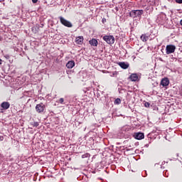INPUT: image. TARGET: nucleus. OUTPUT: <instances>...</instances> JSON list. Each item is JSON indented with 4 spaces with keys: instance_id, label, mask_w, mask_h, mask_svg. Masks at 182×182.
Listing matches in <instances>:
<instances>
[{
    "instance_id": "f257e3e1",
    "label": "nucleus",
    "mask_w": 182,
    "mask_h": 182,
    "mask_svg": "<svg viewBox=\"0 0 182 182\" xmlns=\"http://www.w3.org/2000/svg\"><path fill=\"white\" fill-rule=\"evenodd\" d=\"M45 110H46V105H45L43 102L36 105V112H37L39 114H43V113H45Z\"/></svg>"
},
{
    "instance_id": "f03ea898",
    "label": "nucleus",
    "mask_w": 182,
    "mask_h": 182,
    "mask_svg": "<svg viewBox=\"0 0 182 182\" xmlns=\"http://www.w3.org/2000/svg\"><path fill=\"white\" fill-rule=\"evenodd\" d=\"M143 14V10H132L129 13V16L131 18H141Z\"/></svg>"
},
{
    "instance_id": "7ed1b4c3",
    "label": "nucleus",
    "mask_w": 182,
    "mask_h": 182,
    "mask_svg": "<svg viewBox=\"0 0 182 182\" xmlns=\"http://www.w3.org/2000/svg\"><path fill=\"white\" fill-rule=\"evenodd\" d=\"M59 19H60V23L64 26H66V28H72V26H73V25L71 23L70 21L66 20L63 16H60Z\"/></svg>"
},
{
    "instance_id": "20e7f679",
    "label": "nucleus",
    "mask_w": 182,
    "mask_h": 182,
    "mask_svg": "<svg viewBox=\"0 0 182 182\" xmlns=\"http://www.w3.org/2000/svg\"><path fill=\"white\" fill-rule=\"evenodd\" d=\"M102 39L107 42L108 45H113V43H114V36H104Z\"/></svg>"
},
{
    "instance_id": "39448f33",
    "label": "nucleus",
    "mask_w": 182,
    "mask_h": 182,
    "mask_svg": "<svg viewBox=\"0 0 182 182\" xmlns=\"http://www.w3.org/2000/svg\"><path fill=\"white\" fill-rule=\"evenodd\" d=\"M166 55H171V53H174L176 52V46L168 45L166 47Z\"/></svg>"
},
{
    "instance_id": "423d86ee",
    "label": "nucleus",
    "mask_w": 182,
    "mask_h": 182,
    "mask_svg": "<svg viewBox=\"0 0 182 182\" xmlns=\"http://www.w3.org/2000/svg\"><path fill=\"white\" fill-rule=\"evenodd\" d=\"M0 113H4V110H8L11 107V104L8 102H3L1 104Z\"/></svg>"
},
{
    "instance_id": "0eeeda50",
    "label": "nucleus",
    "mask_w": 182,
    "mask_h": 182,
    "mask_svg": "<svg viewBox=\"0 0 182 182\" xmlns=\"http://www.w3.org/2000/svg\"><path fill=\"white\" fill-rule=\"evenodd\" d=\"M161 85L164 87H166V86H168L170 85V80L167 77H164L161 81Z\"/></svg>"
},
{
    "instance_id": "6e6552de",
    "label": "nucleus",
    "mask_w": 182,
    "mask_h": 182,
    "mask_svg": "<svg viewBox=\"0 0 182 182\" xmlns=\"http://www.w3.org/2000/svg\"><path fill=\"white\" fill-rule=\"evenodd\" d=\"M84 40L85 38H83V36H78L75 38V43H77V45H83Z\"/></svg>"
},
{
    "instance_id": "1a4fd4ad",
    "label": "nucleus",
    "mask_w": 182,
    "mask_h": 182,
    "mask_svg": "<svg viewBox=\"0 0 182 182\" xmlns=\"http://www.w3.org/2000/svg\"><path fill=\"white\" fill-rule=\"evenodd\" d=\"M134 137L136 140H143V139H144V134L141 132H138L135 134Z\"/></svg>"
},
{
    "instance_id": "9d476101",
    "label": "nucleus",
    "mask_w": 182,
    "mask_h": 182,
    "mask_svg": "<svg viewBox=\"0 0 182 182\" xmlns=\"http://www.w3.org/2000/svg\"><path fill=\"white\" fill-rule=\"evenodd\" d=\"M129 79L132 82H137L139 76L136 73H133L129 76Z\"/></svg>"
},
{
    "instance_id": "9b49d317",
    "label": "nucleus",
    "mask_w": 182,
    "mask_h": 182,
    "mask_svg": "<svg viewBox=\"0 0 182 182\" xmlns=\"http://www.w3.org/2000/svg\"><path fill=\"white\" fill-rule=\"evenodd\" d=\"M149 38H150V36L147 33L142 34L140 37L141 41H142V42H147V41H149Z\"/></svg>"
},
{
    "instance_id": "f8f14e48",
    "label": "nucleus",
    "mask_w": 182,
    "mask_h": 182,
    "mask_svg": "<svg viewBox=\"0 0 182 182\" xmlns=\"http://www.w3.org/2000/svg\"><path fill=\"white\" fill-rule=\"evenodd\" d=\"M66 68L68 69H73L75 68V61L74 60H70L66 64Z\"/></svg>"
},
{
    "instance_id": "ddd939ff",
    "label": "nucleus",
    "mask_w": 182,
    "mask_h": 182,
    "mask_svg": "<svg viewBox=\"0 0 182 182\" xmlns=\"http://www.w3.org/2000/svg\"><path fill=\"white\" fill-rule=\"evenodd\" d=\"M89 43L90 45H91V46H97V45H99V42L97 41V40H96V38H92V40L89 41Z\"/></svg>"
},
{
    "instance_id": "4468645a",
    "label": "nucleus",
    "mask_w": 182,
    "mask_h": 182,
    "mask_svg": "<svg viewBox=\"0 0 182 182\" xmlns=\"http://www.w3.org/2000/svg\"><path fill=\"white\" fill-rule=\"evenodd\" d=\"M119 66L122 68V69H127L129 68V64L124 63V62H120L118 63Z\"/></svg>"
},
{
    "instance_id": "2eb2a0df",
    "label": "nucleus",
    "mask_w": 182,
    "mask_h": 182,
    "mask_svg": "<svg viewBox=\"0 0 182 182\" xmlns=\"http://www.w3.org/2000/svg\"><path fill=\"white\" fill-rule=\"evenodd\" d=\"M132 127H130V125H124V127H122L121 128V131L122 132H129V130H131Z\"/></svg>"
},
{
    "instance_id": "dca6fc26",
    "label": "nucleus",
    "mask_w": 182,
    "mask_h": 182,
    "mask_svg": "<svg viewBox=\"0 0 182 182\" xmlns=\"http://www.w3.org/2000/svg\"><path fill=\"white\" fill-rule=\"evenodd\" d=\"M122 103V100L119 99V98H117L115 100H114V104L115 105H120Z\"/></svg>"
},
{
    "instance_id": "f3484780",
    "label": "nucleus",
    "mask_w": 182,
    "mask_h": 182,
    "mask_svg": "<svg viewBox=\"0 0 182 182\" xmlns=\"http://www.w3.org/2000/svg\"><path fill=\"white\" fill-rule=\"evenodd\" d=\"M32 126H33V127H38V126H39V123H38V122H33V123L32 124Z\"/></svg>"
},
{
    "instance_id": "a211bd4d",
    "label": "nucleus",
    "mask_w": 182,
    "mask_h": 182,
    "mask_svg": "<svg viewBox=\"0 0 182 182\" xmlns=\"http://www.w3.org/2000/svg\"><path fill=\"white\" fill-rule=\"evenodd\" d=\"M89 156H90V154L87 153L85 154L82 155V159H85V157H89Z\"/></svg>"
},
{
    "instance_id": "6ab92c4d",
    "label": "nucleus",
    "mask_w": 182,
    "mask_h": 182,
    "mask_svg": "<svg viewBox=\"0 0 182 182\" xmlns=\"http://www.w3.org/2000/svg\"><path fill=\"white\" fill-rule=\"evenodd\" d=\"M63 102H65V100L63 98H60L59 100V103H60L61 105L63 104Z\"/></svg>"
},
{
    "instance_id": "aec40b11",
    "label": "nucleus",
    "mask_w": 182,
    "mask_h": 182,
    "mask_svg": "<svg viewBox=\"0 0 182 182\" xmlns=\"http://www.w3.org/2000/svg\"><path fill=\"white\" fill-rule=\"evenodd\" d=\"M144 106H145V107H150V103L145 102Z\"/></svg>"
},
{
    "instance_id": "412c9836",
    "label": "nucleus",
    "mask_w": 182,
    "mask_h": 182,
    "mask_svg": "<svg viewBox=\"0 0 182 182\" xmlns=\"http://www.w3.org/2000/svg\"><path fill=\"white\" fill-rule=\"evenodd\" d=\"M118 73L117 71H114V73H112V75L111 76H116L117 75Z\"/></svg>"
},
{
    "instance_id": "4be33fe9",
    "label": "nucleus",
    "mask_w": 182,
    "mask_h": 182,
    "mask_svg": "<svg viewBox=\"0 0 182 182\" xmlns=\"http://www.w3.org/2000/svg\"><path fill=\"white\" fill-rule=\"evenodd\" d=\"M176 4H182V0H176Z\"/></svg>"
},
{
    "instance_id": "5701e85b",
    "label": "nucleus",
    "mask_w": 182,
    "mask_h": 182,
    "mask_svg": "<svg viewBox=\"0 0 182 182\" xmlns=\"http://www.w3.org/2000/svg\"><path fill=\"white\" fill-rule=\"evenodd\" d=\"M106 18H103L102 19V23H106Z\"/></svg>"
},
{
    "instance_id": "b1692460",
    "label": "nucleus",
    "mask_w": 182,
    "mask_h": 182,
    "mask_svg": "<svg viewBox=\"0 0 182 182\" xmlns=\"http://www.w3.org/2000/svg\"><path fill=\"white\" fill-rule=\"evenodd\" d=\"M0 141H4V137L2 136H0Z\"/></svg>"
},
{
    "instance_id": "393cba45",
    "label": "nucleus",
    "mask_w": 182,
    "mask_h": 182,
    "mask_svg": "<svg viewBox=\"0 0 182 182\" xmlns=\"http://www.w3.org/2000/svg\"><path fill=\"white\" fill-rule=\"evenodd\" d=\"M33 4H36L38 2V0H32Z\"/></svg>"
},
{
    "instance_id": "a878e982",
    "label": "nucleus",
    "mask_w": 182,
    "mask_h": 182,
    "mask_svg": "<svg viewBox=\"0 0 182 182\" xmlns=\"http://www.w3.org/2000/svg\"><path fill=\"white\" fill-rule=\"evenodd\" d=\"M2 64V60H1V58H0V65H1Z\"/></svg>"
}]
</instances>
